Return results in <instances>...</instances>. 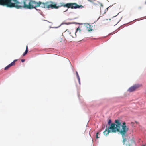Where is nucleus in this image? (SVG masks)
Here are the masks:
<instances>
[{"mask_svg":"<svg viewBox=\"0 0 146 146\" xmlns=\"http://www.w3.org/2000/svg\"><path fill=\"white\" fill-rule=\"evenodd\" d=\"M0 5L17 9L24 8L29 9L33 8L36 9V8L39 7L47 9H58L61 6L71 9L84 7L82 5H79L76 3H69L65 4L62 3L60 5L57 6L55 3L50 4L48 2L44 3L39 1L37 2L33 0H0Z\"/></svg>","mask_w":146,"mask_h":146,"instance_id":"nucleus-1","label":"nucleus"},{"mask_svg":"<svg viewBox=\"0 0 146 146\" xmlns=\"http://www.w3.org/2000/svg\"><path fill=\"white\" fill-rule=\"evenodd\" d=\"M116 126V124L115 123H112L110 126L108 127V129L110 131V132L115 133L117 131L119 132L122 135L123 138L125 137L127 135V132L129 129L127 127L125 122H124L123 123L122 129L120 131L119 130V129H118Z\"/></svg>","mask_w":146,"mask_h":146,"instance_id":"nucleus-2","label":"nucleus"},{"mask_svg":"<svg viewBox=\"0 0 146 146\" xmlns=\"http://www.w3.org/2000/svg\"><path fill=\"white\" fill-rule=\"evenodd\" d=\"M135 142L133 139H131L128 140L127 141V143L125 144L126 146H132L133 144L135 143Z\"/></svg>","mask_w":146,"mask_h":146,"instance_id":"nucleus-3","label":"nucleus"},{"mask_svg":"<svg viewBox=\"0 0 146 146\" xmlns=\"http://www.w3.org/2000/svg\"><path fill=\"white\" fill-rule=\"evenodd\" d=\"M115 122L116 123V126L118 129H119V130L120 131V127L121 126V123L120 122V121L118 120H115Z\"/></svg>","mask_w":146,"mask_h":146,"instance_id":"nucleus-4","label":"nucleus"},{"mask_svg":"<svg viewBox=\"0 0 146 146\" xmlns=\"http://www.w3.org/2000/svg\"><path fill=\"white\" fill-rule=\"evenodd\" d=\"M78 30L80 31V28L78 27L76 29V31L75 32H73L72 33H70V35L73 38H74L76 37V33L77 32Z\"/></svg>","mask_w":146,"mask_h":146,"instance_id":"nucleus-5","label":"nucleus"},{"mask_svg":"<svg viewBox=\"0 0 146 146\" xmlns=\"http://www.w3.org/2000/svg\"><path fill=\"white\" fill-rule=\"evenodd\" d=\"M139 86L137 85H135L130 87L128 89V91L130 92H132L135 90L136 89L138 88Z\"/></svg>","mask_w":146,"mask_h":146,"instance_id":"nucleus-6","label":"nucleus"},{"mask_svg":"<svg viewBox=\"0 0 146 146\" xmlns=\"http://www.w3.org/2000/svg\"><path fill=\"white\" fill-rule=\"evenodd\" d=\"M100 5L101 7H100V11L101 13H102L103 14H104L106 13V12L108 11V9L109 7L106 8L105 10V11H104L103 10V5L102 4L100 3Z\"/></svg>","mask_w":146,"mask_h":146,"instance_id":"nucleus-7","label":"nucleus"},{"mask_svg":"<svg viewBox=\"0 0 146 146\" xmlns=\"http://www.w3.org/2000/svg\"><path fill=\"white\" fill-rule=\"evenodd\" d=\"M110 131L108 129V128L106 127L104 131L103 132V133L104 135L107 136V135L110 133Z\"/></svg>","mask_w":146,"mask_h":146,"instance_id":"nucleus-8","label":"nucleus"},{"mask_svg":"<svg viewBox=\"0 0 146 146\" xmlns=\"http://www.w3.org/2000/svg\"><path fill=\"white\" fill-rule=\"evenodd\" d=\"M92 26L90 25L89 24L87 25V28L88 29V30L89 31H92L93 30L92 28Z\"/></svg>","mask_w":146,"mask_h":146,"instance_id":"nucleus-9","label":"nucleus"},{"mask_svg":"<svg viewBox=\"0 0 146 146\" xmlns=\"http://www.w3.org/2000/svg\"><path fill=\"white\" fill-rule=\"evenodd\" d=\"M76 76H77V77L78 79V82H79V84H80V77L79 76V75H78V72L77 71H76Z\"/></svg>","mask_w":146,"mask_h":146,"instance_id":"nucleus-10","label":"nucleus"},{"mask_svg":"<svg viewBox=\"0 0 146 146\" xmlns=\"http://www.w3.org/2000/svg\"><path fill=\"white\" fill-rule=\"evenodd\" d=\"M13 65H12V64L10 63L9 65H7V66H6V67H5L4 68V70H7L10 67L12 66Z\"/></svg>","mask_w":146,"mask_h":146,"instance_id":"nucleus-11","label":"nucleus"},{"mask_svg":"<svg viewBox=\"0 0 146 146\" xmlns=\"http://www.w3.org/2000/svg\"><path fill=\"white\" fill-rule=\"evenodd\" d=\"M17 59H16V60H13V61L12 62L11 64H12V65H13V66H14L15 65V62L17 61Z\"/></svg>","mask_w":146,"mask_h":146,"instance_id":"nucleus-12","label":"nucleus"},{"mask_svg":"<svg viewBox=\"0 0 146 146\" xmlns=\"http://www.w3.org/2000/svg\"><path fill=\"white\" fill-rule=\"evenodd\" d=\"M28 50H26L25 51V52L23 53V56H25L28 52Z\"/></svg>","mask_w":146,"mask_h":146,"instance_id":"nucleus-13","label":"nucleus"},{"mask_svg":"<svg viewBox=\"0 0 146 146\" xmlns=\"http://www.w3.org/2000/svg\"><path fill=\"white\" fill-rule=\"evenodd\" d=\"M126 141H127L126 139L123 138V143L124 144H125V142Z\"/></svg>","mask_w":146,"mask_h":146,"instance_id":"nucleus-14","label":"nucleus"},{"mask_svg":"<svg viewBox=\"0 0 146 146\" xmlns=\"http://www.w3.org/2000/svg\"><path fill=\"white\" fill-rule=\"evenodd\" d=\"M111 119L109 120L108 122V125H110V124L111 123Z\"/></svg>","mask_w":146,"mask_h":146,"instance_id":"nucleus-15","label":"nucleus"},{"mask_svg":"<svg viewBox=\"0 0 146 146\" xmlns=\"http://www.w3.org/2000/svg\"><path fill=\"white\" fill-rule=\"evenodd\" d=\"M99 133V132H97L96 135V138H99V137H98V134Z\"/></svg>","mask_w":146,"mask_h":146,"instance_id":"nucleus-16","label":"nucleus"},{"mask_svg":"<svg viewBox=\"0 0 146 146\" xmlns=\"http://www.w3.org/2000/svg\"><path fill=\"white\" fill-rule=\"evenodd\" d=\"M131 124H132V125H131V126H132V127H135V126L134 125V123H133V122H131Z\"/></svg>","mask_w":146,"mask_h":146,"instance_id":"nucleus-17","label":"nucleus"},{"mask_svg":"<svg viewBox=\"0 0 146 146\" xmlns=\"http://www.w3.org/2000/svg\"><path fill=\"white\" fill-rule=\"evenodd\" d=\"M25 61V59H21V61L22 62H23Z\"/></svg>","mask_w":146,"mask_h":146,"instance_id":"nucleus-18","label":"nucleus"},{"mask_svg":"<svg viewBox=\"0 0 146 146\" xmlns=\"http://www.w3.org/2000/svg\"><path fill=\"white\" fill-rule=\"evenodd\" d=\"M28 50L27 45L26 47V50Z\"/></svg>","mask_w":146,"mask_h":146,"instance_id":"nucleus-19","label":"nucleus"},{"mask_svg":"<svg viewBox=\"0 0 146 146\" xmlns=\"http://www.w3.org/2000/svg\"><path fill=\"white\" fill-rule=\"evenodd\" d=\"M88 1H90V2H92V1L91 0H88Z\"/></svg>","mask_w":146,"mask_h":146,"instance_id":"nucleus-20","label":"nucleus"},{"mask_svg":"<svg viewBox=\"0 0 146 146\" xmlns=\"http://www.w3.org/2000/svg\"><path fill=\"white\" fill-rule=\"evenodd\" d=\"M139 9H141V7H139Z\"/></svg>","mask_w":146,"mask_h":146,"instance_id":"nucleus-21","label":"nucleus"},{"mask_svg":"<svg viewBox=\"0 0 146 146\" xmlns=\"http://www.w3.org/2000/svg\"><path fill=\"white\" fill-rule=\"evenodd\" d=\"M68 9H67L65 11H64V12L66 11Z\"/></svg>","mask_w":146,"mask_h":146,"instance_id":"nucleus-22","label":"nucleus"},{"mask_svg":"<svg viewBox=\"0 0 146 146\" xmlns=\"http://www.w3.org/2000/svg\"><path fill=\"white\" fill-rule=\"evenodd\" d=\"M141 146H145L144 145H143Z\"/></svg>","mask_w":146,"mask_h":146,"instance_id":"nucleus-23","label":"nucleus"},{"mask_svg":"<svg viewBox=\"0 0 146 146\" xmlns=\"http://www.w3.org/2000/svg\"><path fill=\"white\" fill-rule=\"evenodd\" d=\"M145 146H146V145Z\"/></svg>","mask_w":146,"mask_h":146,"instance_id":"nucleus-24","label":"nucleus"}]
</instances>
